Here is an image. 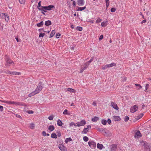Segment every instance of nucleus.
I'll list each match as a JSON object with an SVG mask.
<instances>
[{
	"label": "nucleus",
	"mask_w": 151,
	"mask_h": 151,
	"mask_svg": "<svg viewBox=\"0 0 151 151\" xmlns=\"http://www.w3.org/2000/svg\"><path fill=\"white\" fill-rule=\"evenodd\" d=\"M42 82H40L37 86L36 88L35 91L29 95V97L34 96L36 94L39 93L41 91L43 88V86L42 84Z\"/></svg>",
	"instance_id": "f257e3e1"
},
{
	"label": "nucleus",
	"mask_w": 151,
	"mask_h": 151,
	"mask_svg": "<svg viewBox=\"0 0 151 151\" xmlns=\"http://www.w3.org/2000/svg\"><path fill=\"white\" fill-rule=\"evenodd\" d=\"M5 56V65L6 66L9 67L11 64H14L13 62L10 58L9 56L6 55Z\"/></svg>",
	"instance_id": "f03ea898"
},
{
	"label": "nucleus",
	"mask_w": 151,
	"mask_h": 151,
	"mask_svg": "<svg viewBox=\"0 0 151 151\" xmlns=\"http://www.w3.org/2000/svg\"><path fill=\"white\" fill-rule=\"evenodd\" d=\"M98 129L99 132H103L104 133V134H103L105 136H107L108 135V133L109 131L106 130V128H99Z\"/></svg>",
	"instance_id": "7ed1b4c3"
},
{
	"label": "nucleus",
	"mask_w": 151,
	"mask_h": 151,
	"mask_svg": "<svg viewBox=\"0 0 151 151\" xmlns=\"http://www.w3.org/2000/svg\"><path fill=\"white\" fill-rule=\"evenodd\" d=\"M4 102H5L6 104H15L17 105H20V106L22 105V103L20 102H15L14 101H4Z\"/></svg>",
	"instance_id": "20e7f679"
},
{
	"label": "nucleus",
	"mask_w": 151,
	"mask_h": 151,
	"mask_svg": "<svg viewBox=\"0 0 151 151\" xmlns=\"http://www.w3.org/2000/svg\"><path fill=\"white\" fill-rule=\"evenodd\" d=\"M88 64L87 65L85 63L83 64L81 66V68L80 70V73H82L83 71L86 70L88 67Z\"/></svg>",
	"instance_id": "39448f33"
},
{
	"label": "nucleus",
	"mask_w": 151,
	"mask_h": 151,
	"mask_svg": "<svg viewBox=\"0 0 151 151\" xmlns=\"http://www.w3.org/2000/svg\"><path fill=\"white\" fill-rule=\"evenodd\" d=\"M88 144L92 149H93L96 147V144L93 141H89L88 142Z\"/></svg>",
	"instance_id": "423d86ee"
},
{
	"label": "nucleus",
	"mask_w": 151,
	"mask_h": 151,
	"mask_svg": "<svg viewBox=\"0 0 151 151\" xmlns=\"http://www.w3.org/2000/svg\"><path fill=\"white\" fill-rule=\"evenodd\" d=\"M58 148L61 151H67V148L65 146L63 143L59 144L58 145Z\"/></svg>",
	"instance_id": "0eeeda50"
},
{
	"label": "nucleus",
	"mask_w": 151,
	"mask_h": 151,
	"mask_svg": "<svg viewBox=\"0 0 151 151\" xmlns=\"http://www.w3.org/2000/svg\"><path fill=\"white\" fill-rule=\"evenodd\" d=\"M86 123V122L84 119H83L80 122L77 123V127H80L81 126H83L85 125Z\"/></svg>",
	"instance_id": "6e6552de"
},
{
	"label": "nucleus",
	"mask_w": 151,
	"mask_h": 151,
	"mask_svg": "<svg viewBox=\"0 0 151 151\" xmlns=\"http://www.w3.org/2000/svg\"><path fill=\"white\" fill-rule=\"evenodd\" d=\"M42 8L47 10L50 11L52 10V9H55V6L53 5H50L47 6H43Z\"/></svg>",
	"instance_id": "1a4fd4ad"
},
{
	"label": "nucleus",
	"mask_w": 151,
	"mask_h": 151,
	"mask_svg": "<svg viewBox=\"0 0 151 151\" xmlns=\"http://www.w3.org/2000/svg\"><path fill=\"white\" fill-rule=\"evenodd\" d=\"M91 128V126L90 125H88L87 126V127L84 128L82 132V133L83 134H86L88 132L90 129Z\"/></svg>",
	"instance_id": "9d476101"
},
{
	"label": "nucleus",
	"mask_w": 151,
	"mask_h": 151,
	"mask_svg": "<svg viewBox=\"0 0 151 151\" xmlns=\"http://www.w3.org/2000/svg\"><path fill=\"white\" fill-rule=\"evenodd\" d=\"M0 16L3 17H4L5 21L8 22L9 19V17L6 13H1L0 14Z\"/></svg>",
	"instance_id": "9b49d317"
},
{
	"label": "nucleus",
	"mask_w": 151,
	"mask_h": 151,
	"mask_svg": "<svg viewBox=\"0 0 151 151\" xmlns=\"http://www.w3.org/2000/svg\"><path fill=\"white\" fill-rule=\"evenodd\" d=\"M138 107L136 105H134L130 109V111L132 113H134L138 109Z\"/></svg>",
	"instance_id": "f8f14e48"
},
{
	"label": "nucleus",
	"mask_w": 151,
	"mask_h": 151,
	"mask_svg": "<svg viewBox=\"0 0 151 151\" xmlns=\"http://www.w3.org/2000/svg\"><path fill=\"white\" fill-rule=\"evenodd\" d=\"M111 106L116 110H118L119 109V107L115 103L111 102Z\"/></svg>",
	"instance_id": "ddd939ff"
},
{
	"label": "nucleus",
	"mask_w": 151,
	"mask_h": 151,
	"mask_svg": "<svg viewBox=\"0 0 151 151\" xmlns=\"http://www.w3.org/2000/svg\"><path fill=\"white\" fill-rule=\"evenodd\" d=\"M145 151H151V147L149 144L146 145L144 147Z\"/></svg>",
	"instance_id": "4468645a"
},
{
	"label": "nucleus",
	"mask_w": 151,
	"mask_h": 151,
	"mask_svg": "<svg viewBox=\"0 0 151 151\" xmlns=\"http://www.w3.org/2000/svg\"><path fill=\"white\" fill-rule=\"evenodd\" d=\"M142 135L140 132L138 130L134 134V137L135 138H138L139 137H141Z\"/></svg>",
	"instance_id": "2eb2a0df"
},
{
	"label": "nucleus",
	"mask_w": 151,
	"mask_h": 151,
	"mask_svg": "<svg viewBox=\"0 0 151 151\" xmlns=\"http://www.w3.org/2000/svg\"><path fill=\"white\" fill-rule=\"evenodd\" d=\"M43 6H41V7H37V9L40 11H42L41 13L43 14L44 15H45V12H47V10H45L43 8H42Z\"/></svg>",
	"instance_id": "dca6fc26"
},
{
	"label": "nucleus",
	"mask_w": 151,
	"mask_h": 151,
	"mask_svg": "<svg viewBox=\"0 0 151 151\" xmlns=\"http://www.w3.org/2000/svg\"><path fill=\"white\" fill-rule=\"evenodd\" d=\"M117 149V145H112L110 147V151H116Z\"/></svg>",
	"instance_id": "f3484780"
},
{
	"label": "nucleus",
	"mask_w": 151,
	"mask_h": 151,
	"mask_svg": "<svg viewBox=\"0 0 151 151\" xmlns=\"http://www.w3.org/2000/svg\"><path fill=\"white\" fill-rule=\"evenodd\" d=\"M84 4V1L83 0H78L77 4L79 6L83 5Z\"/></svg>",
	"instance_id": "a211bd4d"
},
{
	"label": "nucleus",
	"mask_w": 151,
	"mask_h": 151,
	"mask_svg": "<svg viewBox=\"0 0 151 151\" xmlns=\"http://www.w3.org/2000/svg\"><path fill=\"white\" fill-rule=\"evenodd\" d=\"M113 117L114 121H119L121 120L120 117L118 116H113Z\"/></svg>",
	"instance_id": "6ab92c4d"
},
{
	"label": "nucleus",
	"mask_w": 151,
	"mask_h": 151,
	"mask_svg": "<svg viewBox=\"0 0 151 151\" xmlns=\"http://www.w3.org/2000/svg\"><path fill=\"white\" fill-rule=\"evenodd\" d=\"M144 115L143 114L141 113L138 116H135V118L137 120H139Z\"/></svg>",
	"instance_id": "aec40b11"
},
{
	"label": "nucleus",
	"mask_w": 151,
	"mask_h": 151,
	"mask_svg": "<svg viewBox=\"0 0 151 151\" xmlns=\"http://www.w3.org/2000/svg\"><path fill=\"white\" fill-rule=\"evenodd\" d=\"M52 24L50 20H47L45 22V24L46 26H48L51 25Z\"/></svg>",
	"instance_id": "412c9836"
},
{
	"label": "nucleus",
	"mask_w": 151,
	"mask_h": 151,
	"mask_svg": "<svg viewBox=\"0 0 151 151\" xmlns=\"http://www.w3.org/2000/svg\"><path fill=\"white\" fill-rule=\"evenodd\" d=\"M44 24V22L43 21H42L40 22L37 24L36 26L38 27H42Z\"/></svg>",
	"instance_id": "4be33fe9"
},
{
	"label": "nucleus",
	"mask_w": 151,
	"mask_h": 151,
	"mask_svg": "<svg viewBox=\"0 0 151 151\" xmlns=\"http://www.w3.org/2000/svg\"><path fill=\"white\" fill-rule=\"evenodd\" d=\"M99 119V118L98 117L95 116L91 119V121L93 122H96Z\"/></svg>",
	"instance_id": "5701e85b"
},
{
	"label": "nucleus",
	"mask_w": 151,
	"mask_h": 151,
	"mask_svg": "<svg viewBox=\"0 0 151 151\" xmlns=\"http://www.w3.org/2000/svg\"><path fill=\"white\" fill-rule=\"evenodd\" d=\"M57 124L58 126H61L63 125V122L60 120L58 119L57 121Z\"/></svg>",
	"instance_id": "b1692460"
},
{
	"label": "nucleus",
	"mask_w": 151,
	"mask_h": 151,
	"mask_svg": "<svg viewBox=\"0 0 151 151\" xmlns=\"http://www.w3.org/2000/svg\"><path fill=\"white\" fill-rule=\"evenodd\" d=\"M67 91L70 92L71 93H75L76 92L75 90L70 88H68L67 89Z\"/></svg>",
	"instance_id": "393cba45"
},
{
	"label": "nucleus",
	"mask_w": 151,
	"mask_h": 151,
	"mask_svg": "<svg viewBox=\"0 0 151 151\" xmlns=\"http://www.w3.org/2000/svg\"><path fill=\"white\" fill-rule=\"evenodd\" d=\"M54 129V127L53 125H50L48 127V129L51 132L53 131Z\"/></svg>",
	"instance_id": "a878e982"
},
{
	"label": "nucleus",
	"mask_w": 151,
	"mask_h": 151,
	"mask_svg": "<svg viewBox=\"0 0 151 151\" xmlns=\"http://www.w3.org/2000/svg\"><path fill=\"white\" fill-rule=\"evenodd\" d=\"M108 67L110 68V67H112L113 66H116V64L115 63H112L110 64H108Z\"/></svg>",
	"instance_id": "bb28decb"
},
{
	"label": "nucleus",
	"mask_w": 151,
	"mask_h": 151,
	"mask_svg": "<svg viewBox=\"0 0 151 151\" xmlns=\"http://www.w3.org/2000/svg\"><path fill=\"white\" fill-rule=\"evenodd\" d=\"M86 6H84L83 7H78L77 9V11H82L83 10L86 9Z\"/></svg>",
	"instance_id": "cd10ccee"
},
{
	"label": "nucleus",
	"mask_w": 151,
	"mask_h": 151,
	"mask_svg": "<svg viewBox=\"0 0 151 151\" xmlns=\"http://www.w3.org/2000/svg\"><path fill=\"white\" fill-rule=\"evenodd\" d=\"M55 33V30H52L51 33L49 38H51L52 37L54 36Z\"/></svg>",
	"instance_id": "c85d7f7f"
},
{
	"label": "nucleus",
	"mask_w": 151,
	"mask_h": 151,
	"mask_svg": "<svg viewBox=\"0 0 151 151\" xmlns=\"http://www.w3.org/2000/svg\"><path fill=\"white\" fill-rule=\"evenodd\" d=\"M72 139L70 137H68L66 138L65 140V142L66 143H67L68 142L72 141Z\"/></svg>",
	"instance_id": "c756f323"
},
{
	"label": "nucleus",
	"mask_w": 151,
	"mask_h": 151,
	"mask_svg": "<svg viewBox=\"0 0 151 151\" xmlns=\"http://www.w3.org/2000/svg\"><path fill=\"white\" fill-rule=\"evenodd\" d=\"M103 145L101 144L98 143L97 145V147L100 150H101L102 149Z\"/></svg>",
	"instance_id": "7c9ffc66"
},
{
	"label": "nucleus",
	"mask_w": 151,
	"mask_h": 151,
	"mask_svg": "<svg viewBox=\"0 0 151 151\" xmlns=\"http://www.w3.org/2000/svg\"><path fill=\"white\" fill-rule=\"evenodd\" d=\"M57 135L55 133H52L51 135V137L53 138L56 139L57 138Z\"/></svg>",
	"instance_id": "2f4dec72"
},
{
	"label": "nucleus",
	"mask_w": 151,
	"mask_h": 151,
	"mask_svg": "<svg viewBox=\"0 0 151 151\" xmlns=\"http://www.w3.org/2000/svg\"><path fill=\"white\" fill-rule=\"evenodd\" d=\"M141 142L142 145L144 146V147L149 144L146 141H142Z\"/></svg>",
	"instance_id": "473e14b6"
},
{
	"label": "nucleus",
	"mask_w": 151,
	"mask_h": 151,
	"mask_svg": "<svg viewBox=\"0 0 151 151\" xmlns=\"http://www.w3.org/2000/svg\"><path fill=\"white\" fill-rule=\"evenodd\" d=\"M102 21V19L100 17H99L97 18V20L96 21V23H98Z\"/></svg>",
	"instance_id": "72a5a7b5"
},
{
	"label": "nucleus",
	"mask_w": 151,
	"mask_h": 151,
	"mask_svg": "<svg viewBox=\"0 0 151 151\" xmlns=\"http://www.w3.org/2000/svg\"><path fill=\"white\" fill-rule=\"evenodd\" d=\"M101 123L102 124L105 125L107 123V121L106 119H102L101 120Z\"/></svg>",
	"instance_id": "f704fd0d"
},
{
	"label": "nucleus",
	"mask_w": 151,
	"mask_h": 151,
	"mask_svg": "<svg viewBox=\"0 0 151 151\" xmlns=\"http://www.w3.org/2000/svg\"><path fill=\"white\" fill-rule=\"evenodd\" d=\"M63 114L64 115H70V114L68 113V111L67 109H65L63 112Z\"/></svg>",
	"instance_id": "c9c22d12"
},
{
	"label": "nucleus",
	"mask_w": 151,
	"mask_h": 151,
	"mask_svg": "<svg viewBox=\"0 0 151 151\" xmlns=\"http://www.w3.org/2000/svg\"><path fill=\"white\" fill-rule=\"evenodd\" d=\"M101 24L102 27H104L106 25V22H101Z\"/></svg>",
	"instance_id": "e433bc0d"
},
{
	"label": "nucleus",
	"mask_w": 151,
	"mask_h": 151,
	"mask_svg": "<svg viewBox=\"0 0 151 151\" xmlns=\"http://www.w3.org/2000/svg\"><path fill=\"white\" fill-rule=\"evenodd\" d=\"M76 125H77V123L75 124L74 122H71L70 124V126H72L73 125H74L75 127H77V126Z\"/></svg>",
	"instance_id": "4c0bfd02"
},
{
	"label": "nucleus",
	"mask_w": 151,
	"mask_h": 151,
	"mask_svg": "<svg viewBox=\"0 0 151 151\" xmlns=\"http://www.w3.org/2000/svg\"><path fill=\"white\" fill-rule=\"evenodd\" d=\"M106 5L107 8L109 5V0H105Z\"/></svg>",
	"instance_id": "58836bf2"
},
{
	"label": "nucleus",
	"mask_w": 151,
	"mask_h": 151,
	"mask_svg": "<svg viewBox=\"0 0 151 151\" xmlns=\"http://www.w3.org/2000/svg\"><path fill=\"white\" fill-rule=\"evenodd\" d=\"M35 126V124L33 123H31L29 125V127L31 129H33Z\"/></svg>",
	"instance_id": "ea45409f"
},
{
	"label": "nucleus",
	"mask_w": 151,
	"mask_h": 151,
	"mask_svg": "<svg viewBox=\"0 0 151 151\" xmlns=\"http://www.w3.org/2000/svg\"><path fill=\"white\" fill-rule=\"evenodd\" d=\"M83 140L85 142H87L88 140V138L86 136H84L83 137Z\"/></svg>",
	"instance_id": "a19ab883"
},
{
	"label": "nucleus",
	"mask_w": 151,
	"mask_h": 151,
	"mask_svg": "<svg viewBox=\"0 0 151 151\" xmlns=\"http://www.w3.org/2000/svg\"><path fill=\"white\" fill-rule=\"evenodd\" d=\"M45 34L44 33H40L39 34V37H43L45 35Z\"/></svg>",
	"instance_id": "79ce46f5"
},
{
	"label": "nucleus",
	"mask_w": 151,
	"mask_h": 151,
	"mask_svg": "<svg viewBox=\"0 0 151 151\" xmlns=\"http://www.w3.org/2000/svg\"><path fill=\"white\" fill-rule=\"evenodd\" d=\"M108 68V65H106L105 66H102V69L103 70H105L107 69Z\"/></svg>",
	"instance_id": "37998d69"
},
{
	"label": "nucleus",
	"mask_w": 151,
	"mask_h": 151,
	"mask_svg": "<svg viewBox=\"0 0 151 151\" xmlns=\"http://www.w3.org/2000/svg\"><path fill=\"white\" fill-rule=\"evenodd\" d=\"M19 2L22 4H24L25 2V0H19Z\"/></svg>",
	"instance_id": "c03bdc74"
},
{
	"label": "nucleus",
	"mask_w": 151,
	"mask_h": 151,
	"mask_svg": "<svg viewBox=\"0 0 151 151\" xmlns=\"http://www.w3.org/2000/svg\"><path fill=\"white\" fill-rule=\"evenodd\" d=\"M77 30L80 31H81L83 29V28L81 27H79V26H78L77 27Z\"/></svg>",
	"instance_id": "a18cd8bd"
},
{
	"label": "nucleus",
	"mask_w": 151,
	"mask_h": 151,
	"mask_svg": "<svg viewBox=\"0 0 151 151\" xmlns=\"http://www.w3.org/2000/svg\"><path fill=\"white\" fill-rule=\"evenodd\" d=\"M149 86V85L148 84H146V86H145V92L147 91V89L148 88Z\"/></svg>",
	"instance_id": "49530a36"
},
{
	"label": "nucleus",
	"mask_w": 151,
	"mask_h": 151,
	"mask_svg": "<svg viewBox=\"0 0 151 151\" xmlns=\"http://www.w3.org/2000/svg\"><path fill=\"white\" fill-rule=\"evenodd\" d=\"M60 36H61V34L60 33H57L56 35V38L58 39L60 37Z\"/></svg>",
	"instance_id": "de8ad7c7"
},
{
	"label": "nucleus",
	"mask_w": 151,
	"mask_h": 151,
	"mask_svg": "<svg viewBox=\"0 0 151 151\" xmlns=\"http://www.w3.org/2000/svg\"><path fill=\"white\" fill-rule=\"evenodd\" d=\"M116 10L115 8L113 7L111 9V12H115Z\"/></svg>",
	"instance_id": "09e8293b"
},
{
	"label": "nucleus",
	"mask_w": 151,
	"mask_h": 151,
	"mask_svg": "<svg viewBox=\"0 0 151 151\" xmlns=\"http://www.w3.org/2000/svg\"><path fill=\"white\" fill-rule=\"evenodd\" d=\"M53 116H50L48 117V119L50 120H52L53 119Z\"/></svg>",
	"instance_id": "8fccbe9b"
},
{
	"label": "nucleus",
	"mask_w": 151,
	"mask_h": 151,
	"mask_svg": "<svg viewBox=\"0 0 151 151\" xmlns=\"http://www.w3.org/2000/svg\"><path fill=\"white\" fill-rule=\"evenodd\" d=\"M135 85L137 86H139V88H138L139 89H140L142 88V86L140 85V84H136Z\"/></svg>",
	"instance_id": "3c124183"
},
{
	"label": "nucleus",
	"mask_w": 151,
	"mask_h": 151,
	"mask_svg": "<svg viewBox=\"0 0 151 151\" xmlns=\"http://www.w3.org/2000/svg\"><path fill=\"white\" fill-rule=\"evenodd\" d=\"M129 119V117L128 116H126L125 118L124 121L126 122H127L128 120Z\"/></svg>",
	"instance_id": "603ef678"
},
{
	"label": "nucleus",
	"mask_w": 151,
	"mask_h": 151,
	"mask_svg": "<svg viewBox=\"0 0 151 151\" xmlns=\"http://www.w3.org/2000/svg\"><path fill=\"white\" fill-rule=\"evenodd\" d=\"M27 112L29 114H32L34 113L33 111L32 110H28L27 111Z\"/></svg>",
	"instance_id": "864d4df0"
},
{
	"label": "nucleus",
	"mask_w": 151,
	"mask_h": 151,
	"mask_svg": "<svg viewBox=\"0 0 151 151\" xmlns=\"http://www.w3.org/2000/svg\"><path fill=\"white\" fill-rule=\"evenodd\" d=\"M5 73L7 74L11 75L12 72L9 70H7L6 71Z\"/></svg>",
	"instance_id": "5fc2aeb1"
},
{
	"label": "nucleus",
	"mask_w": 151,
	"mask_h": 151,
	"mask_svg": "<svg viewBox=\"0 0 151 151\" xmlns=\"http://www.w3.org/2000/svg\"><path fill=\"white\" fill-rule=\"evenodd\" d=\"M41 1H40L38 3V6H37V7H41Z\"/></svg>",
	"instance_id": "6e6d98bb"
},
{
	"label": "nucleus",
	"mask_w": 151,
	"mask_h": 151,
	"mask_svg": "<svg viewBox=\"0 0 151 151\" xmlns=\"http://www.w3.org/2000/svg\"><path fill=\"white\" fill-rule=\"evenodd\" d=\"M91 62V60H90L89 61L85 63H86L87 65L88 64V65L89 66V65H90V63Z\"/></svg>",
	"instance_id": "4d7b16f0"
},
{
	"label": "nucleus",
	"mask_w": 151,
	"mask_h": 151,
	"mask_svg": "<svg viewBox=\"0 0 151 151\" xmlns=\"http://www.w3.org/2000/svg\"><path fill=\"white\" fill-rule=\"evenodd\" d=\"M46 133L45 131H43L42 132V134L44 136H46Z\"/></svg>",
	"instance_id": "13d9d810"
},
{
	"label": "nucleus",
	"mask_w": 151,
	"mask_h": 151,
	"mask_svg": "<svg viewBox=\"0 0 151 151\" xmlns=\"http://www.w3.org/2000/svg\"><path fill=\"white\" fill-rule=\"evenodd\" d=\"M146 22V19H144V20H143L141 22V24H142L143 23H145Z\"/></svg>",
	"instance_id": "bf43d9fd"
},
{
	"label": "nucleus",
	"mask_w": 151,
	"mask_h": 151,
	"mask_svg": "<svg viewBox=\"0 0 151 151\" xmlns=\"http://www.w3.org/2000/svg\"><path fill=\"white\" fill-rule=\"evenodd\" d=\"M103 38V35H101L99 37V40H101Z\"/></svg>",
	"instance_id": "052dcab7"
},
{
	"label": "nucleus",
	"mask_w": 151,
	"mask_h": 151,
	"mask_svg": "<svg viewBox=\"0 0 151 151\" xmlns=\"http://www.w3.org/2000/svg\"><path fill=\"white\" fill-rule=\"evenodd\" d=\"M3 106H2L0 105V111H3Z\"/></svg>",
	"instance_id": "680f3d73"
},
{
	"label": "nucleus",
	"mask_w": 151,
	"mask_h": 151,
	"mask_svg": "<svg viewBox=\"0 0 151 151\" xmlns=\"http://www.w3.org/2000/svg\"><path fill=\"white\" fill-rule=\"evenodd\" d=\"M107 122L109 124H110L111 123V120L110 119H109L107 120Z\"/></svg>",
	"instance_id": "e2e57ef3"
},
{
	"label": "nucleus",
	"mask_w": 151,
	"mask_h": 151,
	"mask_svg": "<svg viewBox=\"0 0 151 151\" xmlns=\"http://www.w3.org/2000/svg\"><path fill=\"white\" fill-rule=\"evenodd\" d=\"M92 104L94 106H96V103L95 101H93V102Z\"/></svg>",
	"instance_id": "0e129e2a"
},
{
	"label": "nucleus",
	"mask_w": 151,
	"mask_h": 151,
	"mask_svg": "<svg viewBox=\"0 0 151 151\" xmlns=\"http://www.w3.org/2000/svg\"><path fill=\"white\" fill-rule=\"evenodd\" d=\"M16 72L15 71L12 72L11 75H16Z\"/></svg>",
	"instance_id": "69168bd1"
},
{
	"label": "nucleus",
	"mask_w": 151,
	"mask_h": 151,
	"mask_svg": "<svg viewBox=\"0 0 151 151\" xmlns=\"http://www.w3.org/2000/svg\"><path fill=\"white\" fill-rule=\"evenodd\" d=\"M16 75H19L21 74V73L19 72H16Z\"/></svg>",
	"instance_id": "338daca9"
},
{
	"label": "nucleus",
	"mask_w": 151,
	"mask_h": 151,
	"mask_svg": "<svg viewBox=\"0 0 151 151\" xmlns=\"http://www.w3.org/2000/svg\"><path fill=\"white\" fill-rule=\"evenodd\" d=\"M76 5V3L75 1H73V5L74 6H75Z\"/></svg>",
	"instance_id": "774afa93"
}]
</instances>
